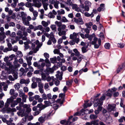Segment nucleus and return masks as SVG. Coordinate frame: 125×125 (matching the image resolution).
I'll return each mask as SVG.
<instances>
[{
  "mask_svg": "<svg viewBox=\"0 0 125 125\" xmlns=\"http://www.w3.org/2000/svg\"><path fill=\"white\" fill-rule=\"evenodd\" d=\"M57 74L56 75L57 78H54L53 82H54V84L56 86H58L60 83V81L58 80L57 78H59L60 80H61L62 79V72H61L60 73L58 71H57Z\"/></svg>",
  "mask_w": 125,
  "mask_h": 125,
  "instance_id": "obj_1",
  "label": "nucleus"
},
{
  "mask_svg": "<svg viewBox=\"0 0 125 125\" xmlns=\"http://www.w3.org/2000/svg\"><path fill=\"white\" fill-rule=\"evenodd\" d=\"M96 101V102L94 104V106L95 107L98 106L97 110L100 111L102 109V102L100 101L99 99H97Z\"/></svg>",
  "mask_w": 125,
  "mask_h": 125,
  "instance_id": "obj_2",
  "label": "nucleus"
},
{
  "mask_svg": "<svg viewBox=\"0 0 125 125\" xmlns=\"http://www.w3.org/2000/svg\"><path fill=\"white\" fill-rule=\"evenodd\" d=\"M81 5L79 6L80 10V11L82 13H83L85 11H88L89 8V7L87 6H84L82 3H81Z\"/></svg>",
  "mask_w": 125,
  "mask_h": 125,
  "instance_id": "obj_3",
  "label": "nucleus"
},
{
  "mask_svg": "<svg viewBox=\"0 0 125 125\" xmlns=\"http://www.w3.org/2000/svg\"><path fill=\"white\" fill-rule=\"evenodd\" d=\"M72 21H73V22H75L77 24L82 25L84 23L83 22L82 18H79L78 19H77L74 18L72 20Z\"/></svg>",
  "mask_w": 125,
  "mask_h": 125,
  "instance_id": "obj_4",
  "label": "nucleus"
},
{
  "mask_svg": "<svg viewBox=\"0 0 125 125\" xmlns=\"http://www.w3.org/2000/svg\"><path fill=\"white\" fill-rule=\"evenodd\" d=\"M10 94L12 95L11 97L13 99H15L18 95L17 93H15V90L13 89H11L10 91Z\"/></svg>",
  "mask_w": 125,
  "mask_h": 125,
  "instance_id": "obj_5",
  "label": "nucleus"
},
{
  "mask_svg": "<svg viewBox=\"0 0 125 125\" xmlns=\"http://www.w3.org/2000/svg\"><path fill=\"white\" fill-rule=\"evenodd\" d=\"M57 30L58 31V34L59 36H62V35H65L66 34V32L68 31V30L66 29L65 30H62L60 28H58Z\"/></svg>",
  "mask_w": 125,
  "mask_h": 125,
  "instance_id": "obj_6",
  "label": "nucleus"
},
{
  "mask_svg": "<svg viewBox=\"0 0 125 125\" xmlns=\"http://www.w3.org/2000/svg\"><path fill=\"white\" fill-rule=\"evenodd\" d=\"M116 105L114 104H109L108 105L107 109L109 112H111L115 110Z\"/></svg>",
  "mask_w": 125,
  "mask_h": 125,
  "instance_id": "obj_7",
  "label": "nucleus"
},
{
  "mask_svg": "<svg viewBox=\"0 0 125 125\" xmlns=\"http://www.w3.org/2000/svg\"><path fill=\"white\" fill-rule=\"evenodd\" d=\"M30 82V80L29 79H27L26 80H25L24 79H22L20 80V84H22L25 83L26 86Z\"/></svg>",
  "mask_w": 125,
  "mask_h": 125,
  "instance_id": "obj_8",
  "label": "nucleus"
},
{
  "mask_svg": "<svg viewBox=\"0 0 125 125\" xmlns=\"http://www.w3.org/2000/svg\"><path fill=\"white\" fill-rule=\"evenodd\" d=\"M17 114L19 116H20L21 117H23L25 115L26 116V115L25 112V110L23 109L17 112Z\"/></svg>",
  "mask_w": 125,
  "mask_h": 125,
  "instance_id": "obj_9",
  "label": "nucleus"
},
{
  "mask_svg": "<svg viewBox=\"0 0 125 125\" xmlns=\"http://www.w3.org/2000/svg\"><path fill=\"white\" fill-rule=\"evenodd\" d=\"M23 23L25 25L29 26L30 22L25 17H23L22 18Z\"/></svg>",
  "mask_w": 125,
  "mask_h": 125,
  "instance_id": "obj_10",
  "label": "nucleus"
},
{
  "mask_svg": "<svg viewBox=\"0 0 125 125\" xmlns=\"http://www.w3.org/2000/svg\"><path fill=\"white\" fill-rule=\"evenodd\" d=\"M72 7V9L73 10H74L75 11L79 12L80 11V8H79L78 7L77 4L73 3L72 5L71 6Z\"/></svg>",
  "mask_w": 125,
  "mask_h": 125,
  "instance_id": "obj_11",
  "label": "nucleus"
},
{
  "mask_svg": "<svg viewBox=\"0 0 125 125\" xmlns=\"http://www.w3.org/2000/svg\"><path fill=\"white\" fill-rule=\"evenodd\" d=\"M32 56H30L29 57H26V59L27 60V64L28 66H30L31 64V61L32 59Z\"/></svg>",
  "mask_w": 125,
  "mask_h": 125,
  "instance_id": "obj_12",
  "label": "nucleus"
},
{
  "mask_svg": "<svg viewBox=\"0 0 125 125\" xmlns=\"http://www.w3.org/2000/svg\"><path fill=\"white\" fill-rule=\"evenodd\" d=\"M54 71L53 68L47 67L46 69L45 70L44 72L47 73H53Z\"/></svg>",
  "mask_w": 125,
  "mask_h": 125,
  "instance_id": "obj_13",
  "label": "nucleus"
},
{
  "mask_svg": "<svg viewBox=\"0 0 125 125\" xmlns=\"http://www.w3.org/2000/svg\"><path fill=\"white\" fill-rule=\"evenodd\" d=\"M78 34L77 33H76L75 32H74L72 34H71L70 36V38L74 40L76 39L77 37V36L78 35Z\"/></svg>",
  "mask_w": 125,
  "mask_h": 125,
  "instance_id": "obj_14",
  "label": "nucleus"
},
{
  "mask_svg": "<svg viewBox=\"0 0 125 125\" xmlns=\"http://www.w3.org/2000/svg\"><path fill=\"white\" fill-rule=\"evenodd\" d=\"M45 64L44 63H42L41 65L40 64H39L37 67L38 68L40 69L41 71H43V68L45 66Z\"/></svg>",
  "mask_w": 125,
  "mask_h": 125,
  "instance_id": "obj_15",
  "label": "nucleus"
},
{
  "mask_svg": "<svg viewBox=\"0 0 125 125\" xmlns=\"http://www.w3.org/2000/svg\"><path fill=\"white\" fill-rule=\"evenodd\" d=\"M6 37V36L5 35H2L0 36V43H4L5 42L4 39Z\"/></svg>",
  "mask_w": 125,
  "mask_h": 125,
  "instance_id": "obj_16",
  "label": "nucleus"
},
{
  "mask_svg": "<svg viewBox=\"0 0 125 125\" xmlns=\"http://www.w3.org/2000/svg\"><path fill=\"white\" fill-rule=\"evenodd\" d=\"M101 40L99 39L98 40V44H97L96 43L95 44H94V47L95 48H98L99 46L101 44Z\"/></svg>",
  "mask_w": 125,
  "mask_h": 125,
  "instance_id": "obj_17",
  "label": "nucleus"
},
{
  "mask_svg": "<svg viewBox=\"0 0 125 125\" xmlns=\"http://www.w3.org/2000/svg\"><path fill=\"white\" fill-rule=\"evenodd\" d=\"M34 17L32 18V20H35L36 19V17L38 15V12L36 10L34 11L33 12Z\"/></svg>",
  "mask_w": 125,
  "mask_h": 125,
  "instance_id": "obj_18",
  "label": "nucleus"
},
{
  "mask_svg": "<svg viewBox=\"0 0 125 125\" xmlns=\"http://www.w3.org/2000/svg\"><path fill=\"white\" fill-rule=\"evenodd\" d=\"M86 38H88V39L90 41H91L93 38L92 35H90L89 34H85Z\"/></svg>",
  "mask_w": 125,
  "mask_h": 125,
  "instance_id": "obj_19",
  "label": "nucleus"
},
{
  "mask_svg": "<svg viewBox=\"0 0 125 125\" xmlns=\"http://www.w3.org/2000/svg\"><path fill=\"white\" fill-rule=\"evenodd\" d=\"M37 30L42 31L43 29L42 26L41 25H39L38 26L35 27L34 28V31H35Z\"/></svg>",
  "mask_w": 125,
  "mask_h": 125,
  "instance_id": "obj_20",
  "label": "nucleus"
},
{
  "mask_svg": "<svg viewBox=\"0 0 125 125\" xmlns=\"http://www.w3.org/2000/svg\"><path fill=\"white\" fill-rule=\"evenodd\" d=\"M14 87L16 90L19 91L20 87V84L19 83H17L14 85Z\"/></svg>",
  "mask_w": 125,
  "mask_h": 125,
  "instance_id": "obj_21",
  "label": "nucleus"
},
{
  "mask_svg": "<svg viewBox=\"0 0 125 125\" xmlns=\"http://www.w3.org/2000/svg\"><path fill=\"white\" fill-rule=\"evenodd\" d=\"M97 41H98V39L96 37H95L93 38V41L90 42V43L92 45L96 43Z\"/></svg>",
  "mask_w": 125,
  "mask_h": 125,
  "instance_id": "obj_22",
  "label": "nucleus"
},
{
  "mask_svg": "<svg viewBox=\"0 0 125 125\" xmlns=\"http://www.w3.org/2000/svg\"><path fill=\"white\" fill-rule=\"evenodd\" d=\"M19 96L21 97H22L25 95V93L23 92V91L19 90L18 91Z\"/></svg>",
  "mask_w": 125,
  "mask_h": 125,
  "instance_id": "obj_23",
  "label": "nucleus"
},
{
  "mask_svg": "<svg viewBox=\"0 0 125 125\" xmlns=\"http://www.w3.org/2000/svg\"><path fill=\"white\" fill-rule=\"evenodd\" d=\"M25 70L27 72L29 71L30 72H33L34 71L33 69V67L30 66H29L28 68H25Z\"/></svg>",
  "mask_w": 125,
  "mask_h": 125,
  "instance_id": "obj_24",
  "label": "nucleus"
},
{
  "mask_svg": "<svg viewBox=\"0 0 125 125\" xmlns=\"http://www.w3.org/2000/svg\"><path fill=\"white\" fill-rule=\"evenodd\" d=\"M50 27L52 30L54 32H55L56 31L57 28L55 25L54 24L52 25H51Z\"/></svg>",
  "mask_w": 125,
  "mask_h": 125,
  "instance_id": "obj_25",
  "label": "nucleus"
},
{
  "mask_svg": "<svg viewBox=\"0 0 125 125\" xmlns=\"http://www.w3.org/2000/svg\"><path fill=\"white\" fill-rule=\"evenodd\" d=\"M87 46L86 47L83 46L81 50L83 53H84L86 52L87 51Z\"/></svg>",
  "mask_w": 125,
  "mask_h": 125,
  "instance_id": "obj_26",
  "label": "nucleus"
},
{
  "mask_svg": "<svg viewBox=\"0 0 125 125\" xmlns=\"http://www.w3.org/2000/svg\"><path fill=\"white\" fill-rule=\"evenodd\" d=\"M57 12L58 14V15H60L62 14H63L65 13L64 10L62 9H61L60 10H58L57 11Z\"/></svg>",
  "mask_w": 125,
  "mask_h": 125,
  "instance_id": "obj_27",
  "label": "nucleus"
},
{
  "mask_svg": "<svg viewBox=\"0 0 125 125\" xmlns=\"http://www.w3.org/2000/svg\"><path fill=\"white\" fill-rule=\"evenodd\" d=\"M18 59H15L13 62L14 65L16 67H19L20 65L18 63Z\"/></svg>",
  "mask_w": 125,
  "mask_h": 125,
  "instance_id": "obj_28",
  "label": "nucleus"
},
{
  "mask_svg": "<svg viewBox=\"0 0 125 125\" xmlns=\"http://www.w3.org/2000/svg\"><path fill=\"white\" fill-rule=\"evenodd\" d=\"M98 116L96 115L91 114L90 116V118L91 119H95L97 118Z\"/></svg>",
  "mask_w": 125,
  "mask_h": 125,
  "instance_id": "obj_29",
  "label": "nucleus"
},
{
  "mask_svg": "<svg viewBox=\"0 0 125 125\" xmlns=\"http://www.w3.org/2000/svg\"><path fill=\"white\" fill-rule=\"evenodd\" d=\"M26 121V119L25 118L24 119L23 118L22 120V121L17 124V125H23L24 124V123Z\"/></svg>",
  "mask_w": 125,
  "mask_h": 125,
  "instance_id": "obj_30",
  "label": "nucleus"
},
{
  "mask_svg": "<svg viewBox=\"0 0 125 125\" xmlns=\"http://www.w3.org/2000/svg\"><path fill=\"white\" fill-rule=\"evenodd\" d=\"M25 6L26 7L30 8L33 6V5L32 3L28 2L26 3L25 4Z\"/></svg>",
  "mask_w": 125,
  "mask_h": 125,
  "instance_id": "obj_31",
  "label": "nucleus"
},
{
  "mask_svg": "<svg viewBox=\"0 0 125 125\" xmlns=\"http://www.w3.org/2000/svg\"><path fill=\"white\" fill-rule=\"evenodd\" d=\"M92 105V103H85L84 104V107L85 109L86 108L88 107H90Z\"/></svg>",
  "mask_w": 125,
  "mask_h": 125,
  "instance_id": "obj_32",
  "label": "nucleus"
},
{
  "mask_svg": "<svg viewBox=\"0 0 125 125\" xmlns=\"http://www.w3.org/2000/svg\"><path fill=\"white\" fill-rule=\"evenodd\" d=\"M4 29L3 27H1L0 28V36L2 35L5 34V33L4 32Z\"/></svg>",
  "mask_w": 125,
  "mask_h": 125,
  "instance_id": "obj_33",
  "label": "nucleus"
},
{
  "mask_svg": "<svg viewBox=\"0 0 125 125\" xmlns=\"http://www.w3.org/2000/svg\"><path fill=\"white\" fill-rule=\"evenodd\" d=\"M13 75L14 80L18 78V73L16 72H14L13 73Z\"/></svg>",
  "mask_w": 125,
  "mask_h": 125,
  "instance_id": "obj_34",
  "label": "nucleus"
},
{
  "mask_svg": "<svg viewBox=\"0 0 125 125\" xmlns=\"http://www.w3.org/2000/svg\"><path fill=\"white\" fill-rule=\"evenodd\" d=\"M45 62L46 63V66H51V64L48 59H46L45 60Z\"/></svg>",
  "mask_w": 125,
  "mask_h": 125,
  "instance_id": "obj_35",
  "label": "nucleus"
},
{
  "mask_svg": "<svg viewBox=\"0 0 125 125\" xmlns=\"http://www.w3.org/2000/svg\"><path fill=\"white\" fill-rule=\"evenodd\" d=\"M17 56L19 57H21L23 56V54L21 51H19L17 52Z\"/></svg>",
  "mask_w": 125,
  "mask_h": 125,
  "instance_id": "obj_36",
  "label": "nucleus"
},
{
  "mask_svg": "<svg viewBox=\"0 0 125 125\" xmlns=\"http://www.w3.org/2000/svg\"><path fill=\"white\" fill-rule=\"evenodd\" d=\"M92 22H90L88 23H86L85 24V25L88 28H90L91 27V26L93 25Z\"/></svg>",
  "mask_w": 125,
  "mask_h": 125,
  "instance_id": "obj_37",
  "label": "nucleus"
},
{
  "mask_svg": "<svg viewBox=\"0 0 125 125\" xmlns=\"http://www.w3.org/2000/svg\"><path fill=\"white\" fill-rule=\"evenodd\" d=\"M60 123L61 124H64L65 125H67L68 124H69V121H66L64 120L61 121L60 122Z\"/></svg>",
  "mask_w": 125,
  "mask_h": 125,
  "instance_id": "obj_38",
  "label": "nucleus"
},
{
  "mask_svg": "<svg viewBox=\"0 0 125 125\" xmlns=\"http://www.w3.org/2000/svg\"><path fill=\"white\" fill-rule=\"evenodd\" d=\"M84 14L85 16L87 17L91 16V17H93L94 16V14H93V13L90 14L88 12H86L84 13Z\"/></svg>",
  "mask_w": 125,
  "mask_h": 125,
  "instance_id": "obj_39",
  "label": "nucleus"
},
{
  "mask_svg": "<svg viewBox=\"0 0 125 125\" xmlns=\"http://www.w3.org/2000/svg\"><path fill=\"white\" fill-rule=\"evenodd\" d=\"M50 61L52 63H56L57 61L56 57H55L53 58H51Z\"/></svg>",
  "mask_w": 125,
  "mask_h": 125,
  "instance_id": "obj_40",
  "label": "nucleus"
},
{
  "mask_svg": "<svg viewBox=\"0 0 125 125\" xmlns=\"http://www.w3.org/2000/svg\"><path fill=\"white\" fill-rule=\"evenodd\" d=\"M42 23L43 26L44 27H47L49 24L47 22L44 21H42Z\"/></svg>",
  "mask_w": 125,
  "mask_h": 125,
  "instance_id": "obj_41",
  "label": "nucleus"
},
{
  "mask_svg": "<svg viewBox=\"0 0 125 125\" xmlns=\"http://www.w3.org/2000/svg\"><path fill=\"white\" fill-rule=\"evenodd\" d=\"M33 6H34L38 8L40 7L41 6V4L40 3H35L33 4Z\"/></svg>",
  "mask_w": 125,
  "mask_h": 125,
  "instance_id": "obj_42",
  "label": "nucleus"
},
{
  "mask_svg": "<svg viewBox=\"0 0 125 125\" xmlns=\"http://www.w3.org/2000/svg\"><path fill=\"white\" fill-rule=\"evenodd\" d=\"M37 86V83L36 82H33L31 85V88H32L34 89L36 88Z\"/></svg>",
  "mask_w": 125,
  "mask_h": 125,
  "instance_id": "obj_43",
  "label": "nucleus"
},
{
  "mask_svg": "<svg viewBox=\"0 0 125 125\" xmlns=\"http://www.w3.org/2000/svg\"><path fill=\"white\" fill-rule=\"evenodd\" d=\"M41 75L42 79L44 81L46 80L47 77L46 75L44 73H42L41 74Z\"/></svg>",
  "mask_w": 125,
  "mask_h": 125,
  "instance_id": "obj_44",
  "label": "nucleus"
},
{
  "mask_svg": "<svg viewBox=\"0 0 125 125\" xmlns=\"http://www.w3.org/2000/svg\"><path fill=\"white\" fill-rule=\"evenodd\" d=\"M66 4L69 6H71L73 3L72 1V0H66Z\"/></svg>",
  "mask_w": 125,
  "mask_h": 125,
  "instance_id": "obj_45",
  "label": "nucleus"
},
{
  "mask_svg": "<svg viewBox=\"0 0 125 125\" xmlns=\"http://www.w3.org/2000/svg\"><path fill=\"white\" fill-rule=\"evenodd\" d=\"M55 23L59 27H61L62 25V23L61 22L58 21H56L55 22Z\"/></svg>",
  "mask_w": 125,
  "mask_h": 125,
  "instance_id": "obj_46",
  "label": "nucleus"
},
{
  "mask_svg": "<svg viewBox=\"0 0 125 125\" xmlns=\"http://www.w3.org/2000/svg\"><path fill=\"white\" fill-rule=\"evenodd\" d=\"M33 79H35L36 82L38 84L42 82L40 78H35V77H34L33 78Z\"/></svg>",
  "mask_w": 125,
  "mask_h": 125,
  "instance_id": "obj_47",
  "label": "nucleus"
},
{
  "mask_svg": "<svg viewBox=\"0 0 125 125\" xmlns=\"http://www.w3.org/2000/svg\"><path fill=\"white\" fill-rule=\"evenodd\" d=\"M59 2L58 1H56V2L54 4V7L57 9H58L59 8L58 4L59 3Z\"/></svg>",
  "mask_w": 125,
  "mask_h": 125,
  "instance_id": "obj_48",
  "label": "nucleus"
},
{
  "mask_svg": "<svg viewBox=\"0 0 125 125\" xmlns=\"http://www.w3.org/2000/svg\"><path fill=\"white\" fill-rule=\"evenodd\" d=\"M73 82L72 80H71L67 81L66 82V85L68 86H71Z\"/></svg>",
  "mask_w": 125,
  "mask_h": 125,
  "instance_id": "obj_49",
  "label": "nucleus"
},
{
  "mask_svg": "<svg viewBox=\"0 0 125 125\" xmlns=\"http://www.w3.org/2000/svg\"><path fill=\"white\" fill-rule=\"evenodd\" d=\"M54 77L53 76H48L47 77V79H46V80L47 81L49 82L51 81V80H52V81H53V80Z\"/></svg>",
  "mask_w": 125,
  "mask_h": 125,
  "instance_id": "obj_50",
  "label": "nucleus"
},
{
  "mask_svg": "<svg viewBox=\"0 0 125 125\" xmlns=\"http://www.w3.org/2000/svg\"><path fill=\"white\" fill-rule=\"evenodd\" d=\"M28 96L27 95H25L22 97V101L23 102H26V98H27Z\"/></svg>",
  "mask_w": 125,
  "mask_h": 125,
  "instance_id": "obj_51",
  "label": "nucleus"
},
{
  "mask_svg": "<svg viewBox=\"0 0 125 125\" xmlns=\"http://www.w3.org/2000/svg\"><path fill=\"white\" fill-rule=\"evenodd\" d=\"M61 21L62 22H68V20L65 16H63L62 17V20Z\"/></svg>",
  "mask_w": 125,
  "mask_h": 125,
  "instance_id": "obj_52",
  "label": "nucleus"
},
{
  "mask_svg": "<svg viewBox=\"0 0 125 125\" xmlns=\"http://www.w3.org/2000/svg\"><path fill=\"white\" fill-rule=\"evenodd\" d=\"M92 124L94 125H98V120H97L93 121H92Z\"/></svg>",
  "mask_w": 125,
  "mask_h": 125,
  "instance_id": "obj_53",
  "label": "nucleus"
},
{
  "mask_svg": "<svg viewBox=\"0 0 125 125\" xmlns=\"http://www.w3.org/2000/svg\"><path fill=\"white\" fill-rule=\"evenodd\" d=\"M12 98L11 97L10 98L8 99L7 101V103H8L9 104L10 103H12L13 101V100Z\"/></svg>",
  "mask_w": 125,
  "mask_h": 125,
  "instance_id": "obj_54",
  "label": "nucleus"
},
{
  "mask_svg": "<svg viewBox=\"0 0 125 125\" xmlns=\"http://www.w3.org/2000/svg\"><path fill=\"white\" fill-rule=\"evenodd\" d=\"M5 84V83L4 82L0 83V92H1L2 91V87Z\"/></svg>",
  "mask_w": 125,
  "mask_h": 125,
  "instance_id": "obj_55",
  "label": "nucleus"
},
{
  "mask_svg": "<svg viewBox=\"0 0 125 125\" xmlns=\"http://www.w3.org/2000/svg\"><path fill=\"white\" fill-rule=\"evenodd\" d=\"M31 109L29 107L28 108H27L26 109V111L25 112V113H26V116L28 115V114L31 112Z\"/></svg>",
  "mask_w": 125,
  "mask_h": 125,
  "instance_id": "obj_56",
  "label": "nucleus"
},
{
  "mask_svg": "<svg viewBox=\"0 0 125 125\" xmlns=\"http://www.w3.org/2000/svg\"><path fill=\"white\" fill-rule=\"evenodd\" d=\"M18 103L17 102L16 100H15L13 103H12L11 105V107H15V105H17Z\"/></svg>",
  "mask_w": 125,
  "mask_h": 125,
  "instance_id": "obj_57",
  "label": "nucleus"
},
{
  "mask_svg": "<svg viewBox=\"0 0 125 125\" xmlns=\"http://www.w3.org/2000/svg\"><path fill=\"white\" fill-rule=\"evenodd\" d=\"M77 34H78V35H80L81 37L83 39L86 38V37L85 36V34L84 35L83 34L81 33L80 32H79L77 33Z\"/></svg>",
  "mask_w": 125,
  "mask_h": 125,
  "instance_id": "obj_58",
  "label": "nucleus"
},
{
  "mask_svg": "<svg viewBox=\"0 0 125 125\" xmlns=\"http://www.w3.org/2000/svg\"><path fill=\"white\" fill-rule=\"evenodd\" d=\"M117 46L121 48H122L124 47V44L123 43H118L117 44Z\"/></svg>",
  "mask_w": 125,
  "mask_h": 125,
  "instance_id": "obj_59",
  "label": "nucleus"
},
{
  "mask_svg": "<svg viewBox=\"0 0 125 125\" xmlns=\"http://www.w3.org/2000/svg\"><path fill=\"white\" fill-rule=\"evenodd\" d=\"M49 86L48 85V83H45L44 85V89L46 90H48V89L49 88Z\"/></svg>",
  "mask_w": 125,
  "mask_h": 125,
  "instance_id": "obj_60",
  "label": "nucleus"
},
{
  "mask_svg": "<svg viewBox=\"0 0 125 125\" xmlns=\"http://www.w3.org/2000/svg\"><path fill=\"white\" fill-rule=\"evenodd\" d=\"M45 120L44 118L42 116L39 118L38 119L39 121L41 123L43 122Z\"/></svg>",
  "mask_w": 125,
  "mask_h": 125,
  "instance_id": "obj_61",
  "label": "nucleus"
},
{
  "mask_svg": "<svg viewBox=\"0 0 125 125\" xmlns=\"http://www.w3.org/2000/svg\"><path fill=\"white\" fill-rule=\"evenodd\" d=\"M123 120L125 121V117L123 116L118 120V121L119 122L121 123L123 122Z\"/></svg>",
  "mask_w": 125,
  "mask_h": 125,
  "instance_id": "obj_62",
  "label": "nucleus"
},
{
  "mask_svg": "<svg viewBox=\"0 0 125 125\" xmlns=\"http://www.w3.org/2000/svg\"><path fill=\"white\" fill-rule=\"evenodd\" d=\"M73 116H70L69 119V120L68 121L69 122V125H70V124L72 122H73Z\"/></svg>",
  "mask_w": 125,
  "mask_h": 125,
  "instance_id": "obj_63",
  "label": "nucleus"
},
{
  "mask_svg": "<svg viewBox=\"0 0 125 125\" xmlns=\"http://www.w3.org/2000/svg\"><path fill=\"white\" fill-rule=\"evenodd\" d=\"M106 49H109L110 46V44L109 43H106L104 45Z\"/></svg>",
  "mask_w": 125,
  "mask_h": 125,
  "instance_id": "obj_64",
  "label": "nucleus"
}]
</instances>
